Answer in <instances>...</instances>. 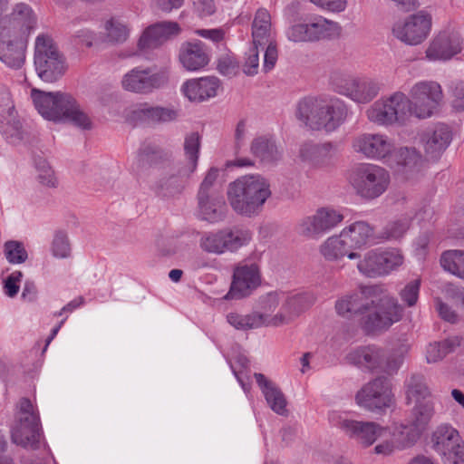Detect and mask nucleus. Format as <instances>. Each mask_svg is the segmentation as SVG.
Returning <instances> with one entry per match:
<instances>
[{"label": "nucleus", "instance_id": "c03bdc74", "mask_svg": "<svg viewBox=\"0 0 464 464\" xmlns=\"http://www.w3.org/2000/svg\"><path fill=\"white\" fill-rule=\"evenodd\" d=\"M421 434L408 422L401 424L392 432V437L397 443L398 450H403L413 446Z\"/></svg>", "mask_w": 464, "mask_h": 464}, {"label": "nucleus", "instance_id": "603ef678", "mask_svg": "<svg viewBox=\"0 0 464 464\" xmlns=\"http://www.w3.org/2000/svg\"><path fill=\"white\" fill-rule=\"evenodd\" d=\"M433 416L432 408H413L407 422L422 434Z\"/></svg>", "mask_w": 464, "mask_h": 464}, {"label": "nucleus", "instance_id": "58836bf2", "mask_svg": "<svg viewBox=\"0 0 464 464\" xmlns=\"http://www.w3.org/2000/svg\"><path fill=\"white\" fill-rule=\"evenodd\" d=\"M357 260L358 271L366 276L375 277L381 276V257L380 249H369L367 251H361L360 257Z\"/></svg>", "mask_w": 464, "mask_h": 464}, {"label": "nucleus", "instance_id": "a878e982", "mask_svg": "<svg viewBox=\"0 0 464 464\" xmlns=\"http://www.w3.org/2000/svg\"><path fill=\"white\" fill-rule=\"evenodd\" d=\"M197 198V216L200 220L217 224L225 219L227 206L221 195L198 196Z\"/></svg>", "mask_w": 464, "mask_h": 464}, {"label": "nucleus", "instance_id": "f3484780", "mask_svg": "<svg viewBox=\"0 0 464 464\" xmlns=\"http://www.w3.org/2000/svg\"><path fill=\"white\" fill-rule=\"evenodd\" d=\"M262 283L261 269L255 262L238 264L233 271L226 299H241L252 295Z\"/></svg>", "mask_w": 464, "mask_h": 464}, {"label": "nucleus", "instance_id": "bb28decb", "mask_svg": "<svg viewBox=\"0 0 464 464\" xmlns=\"http://www.w3.org/2000/svg\"><path fill=\"white\" fill-rule=\"evenodd\" d=\"M343 237L352 252H356L357 258L361 256L364 246L373 237L372 227L364 221L353 222L342 229Z\"/></svg>", "mask_w": 464, "mask_h": 464}, {"label": "nucleus", "instance_id": "a211bd4d", "mask_svg": "<svg viewBox=\"0 0 464 464\" xmlns=\"http://www.w3.org/2000/svg\"><path fill=\"white\" fill-rule=\"evenodd\" d=\"M71 94L62 92L31 91V99L38 113L46 121L61 123Z\"/></svg>", "mask_w": 464, "mask_h": 464}, {"label": "nucleus", "instance_id": "0e129e2a", "mask_svg": "<svg viewBox=\"0 0 464 464\" xmlns=\"http://www.w3.org/2000/svg\"><path fill=\"white\" fill-rule=\"evenodd\" d=\"M14 110V104L9 88L0 83V116Z\"/></svg>", "mask_w": 464, "mask_h": 464}, {"label": "nucleus", "instance_id": "79ce46f5", "mask_svg": "<svg viewBox=\"0 0 464 464\" xmlns=\"http://www.w3.org/2000/svg\"><path fill=\"white\" fill-rule=\"evenodd\" d=\"M225 237V229L206 232L200 238L199 246L206 252L223 254L227 252Z\"/></svg>", "mask_w": 464, "mask_h": 464}, {"label": "nucleus", "instance_id": "49530a36", "mask_svg": "<svg viewBox=\"0 0 464 464\" xmlns=\"http://www.w3.org/2000/svg\"><path fill=\"white\" fill-rule=\"evenodd\" d=\"M50 252L53 257L56 259H66L72 256V246L68 234L63 230L54 232L51 245Z\"/></svg>", "mask_w": 464, "mask_h": 464}, {"label": "nucleus", "instance_id": "bf43d9fd", "mask_svg": "<svg viewBox=\"0 0 464 464\" xmlns=\"http://www.w3.org/2000/svg\"><path fill=\"white\" fill-rule=\"evenodd\" d=\"M218 70L222 75L231 78L237 75L239 65L233 55L226 54L218 60Z\"/></svg>", "mask_w": 464, "mask_h": 464}, {"label": "nucleus", "instance_id": "774afa93", "mask_svg": "<svg viewBox=\"0 0 464 464\" xmlns=\"http://www.w3.org/2000/svg\"><path fill=\"white\" fill-rule=\"evenodd\" d=\"M441 457L444 464H464V442L459 443Z\"/></svg>", "mask_w": 464, "mask_h": 464}, {"label": "nucleus", "instance_id": "39448f33", "mask_svg": "<svg viewBox=\"0 0 464 464\" xmlns=\"http://www.w3.org/2000/svg\"><path fill=\"white\" fill-rule=\"evenodd\" d=\"M35 71L45 82H54L67 71L68 65L53 39L48 34H39L34 41Z\"/></svg>", "mask_w": 464, "mask_h": 464}, {"label": "nucleus", "instance_id": "423d86ee", "mask_svg": "<svg viewBox=\"0 0 464 464\" xmlns=\"http://www.w3.org/2000/svg\"><path fill=\"white\" fill-rule=\"evenodd\" d=\"M301 299V296L290 298L284 304L281 311L275 314L274 317H270L266 314H258L257 312L249 314L230 312L227 314V322L239 331H249L264 326H278L289 322L302 311V308L299 306Z\"/></svg>", "mask_w": 464, "mask_h": 464}, {"label": "nucleus", "instance_id": "69168bd1", "mask_svg": "<svg viewBox=\"0 0 464 464\" xmlns=\"http://www.w3.org/2000/svg\"><path fill=\"white\" fill-rule=\"evenodd\" d=\"M278 296L276 294L270 293L266 295H264L259 298V307L261 312H257L258 314H266L270 317H274L275 315H271V314L276 310L278 305Z\"/></svg>", "mask_w": 464, "mask_h": 464}, {"label": "nucleus", "instance_id": "a18cd8bd", "mask_svg": "<svg viewBox=\"0 0 464 464\" xmlns=\"http://www.w3.org/2000/svg\"><path fill=\"white\" fill-rule=\"evenodd\" d=\"M200 148V139L198 133L188 135L184 142L185 155L188 160L184 175H190L196 170L198 152Z\"/></svg>", "mask_w": 464, "mask_h": 464}, {"label": "nucleus", "instance_id": "2eb2a0df", "mask_svg": "<svg viewBox=\"0 0 464 464\" xmlns=\"http://www.w3.org/2000/svg\"><path fill=\"white\" fill-rule=\"evenodd\" d=\"M36 408H20L11 430L12 441L24 448L35 450L39 446L41 430Z\"/></svg>", "mask_w": 464, "mask_h": 464}, {"label": "nucleus", "instance_id": "4468645a", "mask_svg": "<svg viewBox=\"0 0 464 464\" xmlns=\"http://www.w3.org/2000/svg\"><path fill=\"white\" fill-rule=\"evenodd\" d=\"M431 24V15L425 11H419L394 23L392 34L406 44L417 45L428 37Z\"/></svg>", "mask_w": 464, "mask_h": 464}, {"label": "nucleus", "instance_id": "5701e85b", "mask_svg": "<svg viewBox=\"0 0 464 464\" xmlns=\"http://www.w3.org/2000/svg\"><path fill=\"white\" fill-rule=\"evenodd\" d=\"M178 61L187 72H200L209 63L210 52L199 40L185 41L179 49Z\"/></svg>", "mask_w": 464, "mask_h": 464}, {"label": "nucleus", "instance_id": "6ab92c4d", "mask_svg": "<svg viewBox=\"0 0 464 464\" xmlns=\"http://www.w3.org/2000/svg\"><path fill=\"white\" fill-rule=\"evenodd\" d=\"M28 39L0 27V62L13 70L25 63Z\"/></svg>", "mask_w": 464, "mask_h": 464}, {"label": "nucleus", "instance_id": "4be33fe9", "mask_svg": "<svg viewBox=\"0 0 464 464\" xmlns=\"http://www.w3.org/2000/svg\"><path fill=\"white\" fill-rule=\"evenodd\" d=\"M463 41L456 30H445L437 34L430 42L426 57L430 61H447L462 50Z\"/></svg>", "mask_w": 464, "mask_h": 464}, {"label": "nucleus", "instance_id": "37998d69", "mask_svg": "<svg viewBox=\"0 0 464 464\" xmlns=\"http://www.w3.org/2000/svg\"><path fill=\"white\" fill-rule=\"evenodd\" d=\"M23 278L24 273L21 270H12L3 273L1 276L3 295L7 298L14 299L21 290Z\"/></svg>", "mask_w": 464, "mask_h": 464}, {"label": "nucleus", "instance_id": "4c0bfd02", "mask_svg": "<svg viewBox=\"0 0 464 464\" xmlns=\"http://www.w3.org/2000/svg\"><path fill=\"white\" fill-rule=\"evenodd\" d=\"M254 378L260 388L267 404L285 406L287 401L279 387L263 373L256 372Z\"/></svg>", "mask_w": 464, "mask_h": 464}, {"label": "nucleus", "instance_id": "9d476101", "mask_svg": "<svg viewBox=\"0 0 464 464\" xmlns=\"http://www.w3.org/2000/svg\"><path fill=\"white\" fill-rule=\"evenodd\" d=\"M329 420L334 426L340 428L351 439L364 447L372 445L377 440L386 438L391 430L372 421H359L342 416L337 411L329 414Z\"/></svg>", "mask_w": 464, "mask_h": 464}, {"label": "nucleus", "instance_id": "c756f323", "mask_svg": "<svg viewBox=\"0 0 464 464\" xmlns=\"http://www.w3.org/2000/svg\"><path fill=\"white\" fill-rule=\"evenodd\" d=\"M335 148L332 143L306 142L300 149V157L303 160L314 166H323L334 156Z\"/></svg>", "mask_w": 464, "mask_h": 464}, {"label": "nucleus", "instance_id": "09e8293b", "mask_svg": "<svg viewBox=\"0 0 464 464\" xmlns=\"http://www.w3.org/2000/svg\"><path fill=\"white\" fill-rule=\"evenodd\" d=\"M251 152L262 161H274L279 158V151L276 146L261 138L252 142Z\"/></svg>", "mask_w": 464, "mask_h": 464}, {"label": "nucleus", "instance_id": "ea45409f", "mask_svg": "<svg viewBox=\"0 0 464 464\" xmlns=\"http://www.w3.org/2000/svg\"><path fill=\"white\" fill-rule=\"evenodd\" d=\"M2 253L6 262L13 266L24 264L29 254L24 242L9 239L3 245Z\"/></svg>", "mask_w": 464, "mask_h": 464}, {"label": "nucleus", "instance_id": "13d9d810", "mask_svg": "<svg viewBox=\"0 0 464 464\" xmlns=\"http://www.w3.org/2000/svg\"><path fill=\"white\" fill-rule=\"evenodd\" d=\"M258 46L253 44L246 53L245 62L243 64V72L248 76L256 75L259 68V52Z\"/></svg>", "mask_w": 464, "mask_h": 464}, {"label": "nucleus", "instance_id": "680f3d73", "mask_svg": "<svg viewBox=\"0 0 464 464\" xmlns=\"http://www.w3.org/2000/svg\"><path fill=\"white\" fill-rule=\"evenodd\" d=\"M430 396L428 388L423 384L416 385L409 389L407 392V400L409 404L421 405L423 401Z\"/></svg>", "mask_w": 464, "mask_h": 464}, {"label": "nucleus", "instance_id": "f8f14e48", "mask_svg": "<svg viewBox=\"0 0 464 464\" xmlns=\"http://www.w3.org/2000/svg\"><path fill=\"white\" fill-rule=\"evenodd\" d=\"M331 84L335 92L357 104L372 102L380 92L379 84L370 79L334 74Z\"/></svg>", "mask_w": 464, "mask_h": 464}, {"label": "nucleus", "instance_id": "7c9ffc66", "mask_svg": "<svg viewBox=\"0 0 464 464\" xmlns=\"http://www.w3.org/2000/svg\"><path fill=\"white\" fill-rule=\"evenodd\" d=\"M0 132L10 144L17 145L27 136L16 111L0 116Z\"/></svg>", "mask_w": 464, "mask_h": 464}, {"label": "nucleus", "instance_id": "3c124183", "mask_svg": "<svg viewBox=\"0 0 464 464\" xmlns=\"http://www.w3.org/2000/svg\"><path fill=\"white\" fill-rule=\"evenodd\" d=\"M381 276L389 275L392 271L397 269L403 263V256L398 249L381 250Z\"/></svg>", "mask_w": 464, "mask_h": 464}, {"label": "nucleus", "instance_id": "c85d7f7f", "mask_svg": "<svg viewBox=\"0 0 464 464\" xmlns=\"http://www.w3.org/2000/svg\"><path fill=\"white\" fill-rule=\"evenodd\" d=\"M384 351L375 346H365L349 353V362L368 370L382 369Z\"/></svg>", "mask_w": 464, "mask_h": 464}, {"label": "nucleus", "instance_id": "052dcab7", "mask_svg": "<svg viewBox=\"0 0 464 464\" xmlns=\"http://www.w3.org/2000/svg\"><path fill=\"white\" fill-rule=\"evenodd\" d=\"M218 176V169L216 168H211L206 174L203 181L201 182L198 196H209V195H216L212 190V187L214 183L216 182Z\"/></svg>", "mask_w": 464, "mask_h": 464}, {"label": "nucleus", "instance_id": "b1692460", "mask_svg": "<svg viewBox=\"0 0 464 464\" xmlns=\"http://www.w3.org/2000/svg\"><path fill=\"white\" fill-rule=\"evenodd\" d=\"M221 88L218 78L204 76L184 81L180 85V93L190 102H204L216 97Z\"/></svg>", "mask_w": 464, "mask_h": 464}, {"label": "nucleus", "instance_id": "e2e57ef3", "mask_svg": "<svg viewBox=\"0 0 464 464\" xmlns=\"http://www.w3.org/2000/svg\"><path fill=\"white\" fill-rule=\"evenodd\" d=\"M194 12L201 18L212 15L216 12L214 0H191Z\"/></svg>", "mask_w": 464, "mask_h": 464}, {"label": "nucleus", "instance_id": "412c9836", "mask_svg": "<svg viewBox=\"0 0 464 464\" xmlns=\"http://www.w3.org/2000/svg\"><path fill=\"white\" fill-rule=\"evenodd\" d=\"M355 400L361 406H391L396 402L390 381L381 377L364 384Z\"/></svg>", "mask_w": 464, "mask_h": 464}, {"label": "nucleus", "instance_id": "4d7b16f0", "mask_svg": "<svg viewBox=\"0 0 464 464\" xmlns=\"http://www.w3.org/2000/svg\"><path fill=\"white\" fill-rule=\"evenodd\" d=\"M420 287V279L419 278L408 282L399 292L401 300L407 306L415 305L419 298Z\"/></svg>", "mask_w": 464, "mask_h": 464}, {"label": "nucleus", "instance_id": "cd10ccee", "mask_svg": "<svg viewBox=\"0 0 464 464\" xmlns=\"http://www.w3.org/2000/svg\"><path fill=\"white\" fill-rule=\"evenodd\" d=\"M319 253L325 261L339 262L343 257L350 260L357 258L356 252H352L343 237L342 232L338 235L328 237L320 246Z\"/></svg>", "mask_w": 464, "mask_h": 464}, {"label": "nucleus", "instance_id": "9b49d317", "mask_svg": "<svg viewBox=\"0 0 464 464\" xmlns=\"http://www.w3.org/2000/svg\"><path fill=\"white\" fill-rule=\"evenodd\" d=\"M182 33L181 25L173 20L152 23L140 32L137 39V50L141 55H148L166 43L178 38Z\"/></svg>", "mask_w": 464, "mask_h": 464}, {"label": "nucleus", "instance_id": "338daca9", "mask_svg": "<svg viewBox=\"0 0 464 464\" xmlns=\"http://www.w3.org/2000/svg\"><path fill=\"white\" fill-rule=\"evenodd\" d=\"M449 352L446 343H431L427 347L426 359L428 362H436L441 360Z\"/></svg>", "mask_w": 464, "mask_h": 464}, {"label": "nucleus", "instance_id": "f704fd0d", "mask_svg": "<svg viewBox=\"0 0 464 464\" xmlns=\"http://www.w3.org/2000/svg\"><path fill=\"white\" fill-rule=\"evenodd\" d=\"M253 44L264 46L271 41V16L267 10L258 9L252 24Z\"/></svg>", "mask_w": 464, "mask_h": 464}, {"label": "nucleus", "instance_id": "0eeeda50", "mask_svg": "<svg viewBox=\"0 0 464 464\" xmlns=\"http://www.w3.org/2000/svg\"><path fill=\"white\" fill-rule=\"evenodd\" d=\"M391 182L389 171L377 164L363 163L349 176V183L358 195L367 199L382 196Z\"/></svg>", "mask_w": 464, "mask_h": 464}, {"label": "nucleus", "instance_id": "e433bc0d", "mask_svg": "<svg viewBox=\"0 0 464 464\" xmlns=\"http://www.w3.org/2000/svg\"><path fill=\"white\" fill-rule=\"evenodd\" d=\"M334 309L339 316L343 318H352L358 313H362L369 309V303L362 302V295L357 293L349 294L341 296L335 302Z\"/></svg>", "mask_w": 464, "mask_h": 464}, {"label": "nucleus", "instance_id": "8fccbe9b", "mask_svg": "<svg viewBox=\"0 0 464 464\" xmlns=\"http://www.w3.org/2000/svg\"><path fill=\"white\" fill-rule=\"evenodd\" d=\"M150 108L151 105L148 102L134 103L125 108L123 117L131 123L150 121Z\"/></svg>", "mask_w": 464, "mask_h": 464}, {"label": "nucleus", "instance_id": "6e6d98bb", "mask_svg": "<svg viewBox=\"0 0 464 464\" xmlns=\"http://www.w3.org/2000/svg\"><path fill=\"white\" fill-rule=\"evenodd\" d=\"M178 117L179 111L174 107L151 105L150 122L167 123L176 121Z\"/></svg>", "mask_w": 464, "mask_h": 464}, {"label": "nucleus", "instance_id": "f03ea898", "mask_svg": "<svg viewBox=\"0 0 464 464\" xmlns=\"http://www.w3.org/2000/svg\"><path fill=\"white\" fill-rule=\"evenodd\" d=\"M348 106L343 100L333 97H314L302 100L296 118L311 130L333 132L347 119Z\"/></svg>", "mask_w": 464, "mask_h": 464}, {"label": "nucleus", "instance_id": "1a4fd4ad", "mask_svg": "<svg viewBox=\"0 0 464 464\" xmlns=\"http://www.w3.org/2000/svg\"><path fill=\"white\" fill-rule=\"evenodd\" d=\"M409 100L413 116L418 119L432 117L440 109L443 92L440 84L434 81H419L409 91Z\"/></svg>", "mask_w": 464, "mask_h": 464}, {"label": "nucleus", "instance_id": "72a5a7b5", "mask_svg": "<svg viewBox=\"0 0 464 464\" xmlns=\"http://www.w3.org/2000/svg\"><path fill=\"white\" fill-rule=\"evenodd\" d=\"M463 442L456 429L448 424L439 426L432 435L433 449L440 456Z\"/></svg>", "mask_w": 464, "mask_h": 464}, {"label": "nucleus", "instance_id": "de8ad7c7", "mask_svg": "<svg viewBox=\"0 0 464 464\" xmlns=\"http://www.w3.org/2000/svg\"><path fill=\"white\" fill-rule=\"evenodd\" d=\"M227 252H234L247 245L251 240V233L242 228H225Z\"/></svg>", "mask_w": 464, "mask_h": 464}, {"label": "nucleus", "instance_id": "6e6552de", "mask_svg": "<svg viewBox=\"0 0 464 464\" xmlns=\"http://www.w3.org/2000/svg\"><path fill=\"white\" fill-rule=\"evenodd\" d=\"M169 80V72L166 70L136 66L123 74L121 85L128 92L148 95L166 87Z\"/></svg>", "mask_w": 464, "mask_h": 464}, {"label": "nucleus", "instance_id": "a19ab883", "mask_svg": "<svg viewBox=\"0 0 464 464\" xmlns=\"http://www.w3.org/2000/svg\"><path fill=\"white\" fill-rule=\"evenodd\" d=\"M441 267L450 274L464 280V251L448 250L440 256Z\"/></svg>", "mask_w": 464, "mask_h": 464}, {"label": "nucleus", "instance_id": "393cba45", "mask_svg": "<svg viewBox=\"0 0 464 464\" xmlns=\"http://www.w3.org/2000/svg\"><path fill=\"white\" fill-rule=\"evenodd\" d=\"M452 134L450 129L442 123L429 127L420 134L419 143L427 156H440L450 144Z\"/></svg>", "mask_w": 464, "mask_h": 464}, {"label": "nucleus", "instance_id": "5fc2aeb1", "mask_svg": "<svg viewBox=\"0 0 464 464\" xmlns=\"http://www.w3.org/2000/svg\"><path fill=\"white\" fill-rule=\"evenodd\" d=\"M408 353V347L405 345L387 353L384 351V358L382 371L392 373L396 372L402 364L404 357Z\"/></svg>", "mask_w": 464, "mask_h": 464}, {"label": "nucleus", "instance_id": "2f4dec72", "mask_svg": "<svg viewBox=\"0 0 464 464\" xmlns=\"http://www.w3.org/2000/svg\"><path fill=\"white\" fill-rule=\"evenodd\" d=\"M391 102L392 126L406 124L411 116L413 110L409 97L402 92H394L389 94Z\"/></svg>", "mask_w": 464, "mask_h": 464}, {"label": "nucleus", "instance_id": "c9c22d12", "mask_svg": "<svg viewBox=\"0 0 464 464\" xmlns=\"http://www.w3.org/2000/svg\"><path fill=\"white\" fill-rule=\"evenodd\" d=\"M391 102L389 95H385L372 103L365 111V115L370 122L380 127L392 126Z\"/></svg>", "mask_w": 464, "mask_h": 464}, {"label": "nucleus", "instance_id": "7ed1b4c3", "mask_svg": "<svg viewBox=\"0 0 464 464\" xmlns=\"http://www.w3.org/2000/svg\"><path fill=\"white\" fill-rule=\"evenodd\" d=\"M269 181L261 175H245L228 185L227 195L231 208L238 214H256L271 197Z\"/></svg>", "mask_w": 464, "mask_h": 464}, {"label": "nucleus", "instance_id": "dca6fc26", "mask_svg": "<svg viewBox=\"0 0 464 464\" xmlns=\"http://www.w3.org/2000/svg\"><path fill=\"white\" fill-rule=\"evenodd\" d=\"M343 218L344 216L339 209L322 207L314 214L302 218L298 223V230L306 237L318 239L341 224Z\"/></svg>", "mask_w": 464, "mask_h": 464}, {"label": "nucleus", "instance_id": "aec40b11", "mask_svg": "<svg viewBox=\"0 0 464 464\" xmlns=\"http://www.w3.org/2000/svg\"><path fill=\"white\" fill-rule=\"evenodd\" d=\"M132 34L130 19L123 14L103 16L99 24V36L109 45H121L128 42Z\"/></svg>", "mask_w": 464, "mask_h": 464}, {"label": "nucleus", "instance_id": "864d4df0", "mask_svg": "<svg viewBox=\"0 0 464 464\" xmlns=\"http://www.w3.org/2000/svg\"><path fill=\"white\" fill-rule=\"evenodd\" d=\"M37 180L44 187L55 188L58 185V179L54 170L48 161L39 160L35 163Z\"/></svg>", "mask_w": 464, "mask_h": 464}, {"label": "nucleus", "instance_id": "ddd939ff", "mask_svg": "<svg viewBox=\"0 0 464 464\" xmlns=\"http://www.w3.org/2000/svg\"><path fill=\"white\" fill-rule=\"evenodd\" d=\"M372 305L373 310L362 321V327L367 333L386 330L402 317V306L392 296L385 295L377 302L372 300Z\"/></svg>", "mask_w": 464, "mask_h": 464}, {"label": "nucleus", "instance_id": "473e14b6", "mask_svg": "<svg viewBox=\"0 0 464 464\" xmlns=\"http://www.w3.org/2000/svg\"><path fill=\"white\" fill-rule=\"evenodd\" d=\"M67 105L61 123H68L82 130L92 129L93 122L92 117L74 97L71 96Z\"/></svg>", "mask_w": 464, "mask_h": 464}, {"label": "nucleus", "instance_id": "f257e3e1", "mask_svg": "<svg viewBox=\"0 0 464 464\" xmlns=\"http://www.w3.org/2000/svg\"><path fill=\"white\" fill-rule=\"evenodd\" d=\"M352 148L367 160L382 161L394 168L403 181L416 182L424 174L422 155L413 147L396 148L393 140L384 133H361L353 138Z\"/></svg>", "mask_w": 464, "mask_h": 464}, {"label": "nucleus", "instance_id": "20e7f679", "mask_svg": "<svg viewBox=\"0 0 464 464\" xmlns=\"http://www.w3.org/2000/svg\"><path fill=\"white\" fill-rule=\"evenodd\" d=\"M341 31L338 22L313 14L291 22L285 30V35L294 44H314L337 38Z\"/></svg>", "mask_w": 464, "mask_h": 464}]
</instances>
